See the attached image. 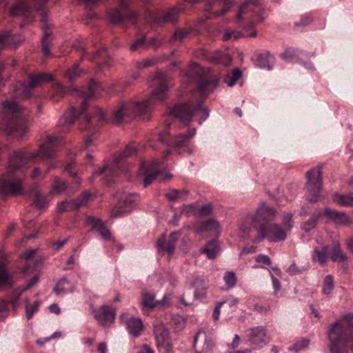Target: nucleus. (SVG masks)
Here are the masks:
<instances>
[{
    "label": "nucleus",
    "instance_id": "obj_1",
    "mask_svg": "<svg viewBox=\"0 0 353 353\" xmlns=\"http://www.w3.org/2000/svg\"><path fill=\"white\" fill-rule=\"evenodd\" d=\"M64 142L60 137L48 136L46 142L40 144L37 152L27 150L15 151L9 159L10 172L0 179V193L5 194L19 195L22 193V179L14 170L25 166L30 162L47 159L48 173L50 169L57 167L54 160L57 149Z\"/></svg>",
    "mask_w": 353,
    "mask_h": 353
},
{
    "label": "nucleus",
    "instance_id": "obj_2",
    "mask_svg": "<svg viewBox=\"0 0 353 353\" xmlns=\"http://www.w3.org/2000/svg\"><path fill=\"white\" fill-rule=\"evenodd\" d=\"M153 83L156 88L141 103L137 101L121 103L114 112L113 122L120 123L125 119L136 115H146L150 112L157 102L163 101L171 86L168 77L164 72H160L154 77Z\"/></svg>",
    "mask_w": 353,
    "mask_h": 353
},
{
    "label": "nucleus",
    "instance_id": "obj_3",
    "mask_svg": "<svg viewBox=\"0 0 353 353\" xmlns=\"http://www.w3.org/2000/svg\"><path fill=\"white\" fill-rule=\"evenodd\" d=\"M330 353H349L353 350V314H347L330 325L328 333Z\"/></svg>",
    "mask_w": 353,
    "mask_h": 353
},
{
    "label": "nucleus",
    "instance_id": "obj_4",
    "mask_svg": "<svg viewBox=\"0 0 353 353\" xmlns=\"http://www.w3.org/2000/svg\"><path fill=\"white\" fill-rule=\"evenodd\" d=\"M170 117L178 119L186 125L198 119L201 125L209 117V112L203 106V100L192 99L185 103L175 105L170 112Z\"/></svg>",
    "mask_w": 353,
    "mask_h": 353
},
{
    "label": "nucleus",
    "instance_id": "obj_5",
    "mask_svg": "<svg viewBox=\"0 0 353 353\" xmlns=\"http://www.w3.org/2000/svg\"><path fill=\"white\" fill-rule=\"evenodd\" d=\"M292 216L291 213H284L281 225L274 223L259 225L256 239L263 241L266 239L271 243L284 241L293 227Z\"/></svg>",
    "mask_w": 353,
    "mask_h": 353
},
{
    "label": "nucleus",
    "instance_id": "obj_6",
    "mask_svg": "<svg viewBox=\"0 0 353 353\" xmlns=\"http://www.w3.org/2000/svg\"><path fill=\"white\" fill-rule=\"evenodd\" d=\"M101 89V85L99 83L92 80L90 82L88 93L83 96V102L81 110H78L74 107H71L59 119L57 128L60 132H68L74 121L80 116H82L87 108V101L89 99L97 96L98 91Z\"/></svg>",
    "mask_w": 353,
    "mask_h": 353
},
{
    "label": "nucleus",
    "instance_id": "obj_7",
    "mask_svg": "<svg viewBox=\"0 0 353 353\" xmlns=\"http://www.w3.org/2000/svg\"><path fill=\"white\" fill-rule=\"evenodd\" d=\"M276 215L274 208L268 207L265 203H261L256 211L255 215H247L245 223L239 225V230L244 233L248 232L251 225L257 228L261 225H268L273 221Z\"/></svg>",
    "mask_w": 353,
    "mask_h": 353
},
{
    "label": "nucleus",
    "instance_id": "obj_8",
    "mask_svg": "<svg viewBox=\"0 0 353 353\" xmlns=\"http://www.w3.org/2000/svg\"><path fill=\"white\" fill-rule=\"evenodd\" d=\"M21 114V107L14 101H5L2 103V111L0 119L2 128L8 133L17 130L19 118Z\"/></svg>",
    "mask_w": 353,
    "mask_h": 353
},
{
    "label": "nucleus",
    "instance_id": "obj_9",
    "mask_svg": "<svg viewBox=\"0 0 353 353\" xmlns=\"http://www.w3.org/2000/svg\"><path fill=\"white\" fill-rule=\"evenodd\" d=\"M48 0H19L10 10L11 16H21L32 20L37 10L42 9Z\"/></svg>",
    "mask_w": 353,
    "mask_h": 353
},
{
    "label": "nucleus",
    "instance_id": "obj_10",
    "mask_svg": "<svg viewBox=\"0 0 353 353\" xmlns=\"http://www.w3.org/2000/svg\"><path fill=\"white\" fill-rule=\"evenodd\" d=\"M307 182L305 187L309 192L308 199L315 202L320 196L322 188V170L321 166H316L306 173Z\"/></svg>",
    "mask_w": 353,
    "mask_h": 353
},
{
    "label": "nucleus",
    "instance_id": "obj_11",
    "mask_svg": "<svg viewBox=\"0 0 353 353\" xmlns=\"http://www.w3.org/2000/svg\"><path fill=\"white\" fill-rule=\"evenodd\" d=\"M136 152L137 148L134 144H128L122 153L118 154L114 157V161L110 165H105L100 170L94 172L92 177L93 178L97 175L103 174H118L119 172H122L121 168L123 167V164L121 163V161L123 159L132 156L136 153Z\"/></svg>",
    "mask_w": 353,
    "mask_h": 353
},
{
    "label": "nucleus",
    "instance_id": "obj_12",
    "mask_svg": "<svg viewBox=\"0 0 353 353\" xmlns=\"http://www.w3.org/2000/svg\"><path fill=\"white\" fill-rule=\"evenodd\" d=\"M195 134L196 129L192 128L187 134H179L172 137L170 131L166 128L159 134V140L170 147L180 148L185 146Z\"/></svg>",
    "mask_w": 353,
    "mask_h": 353
},
{
    "label": "nucleus",
    "instance_id": "obj_13",
    "mask_svg": "<svg viewBox=\"0 0 353 353\" xmlns=\"http://www.w3.org/2000/svg\"><path fill=\"white\" fill-rule=\"evenodd\" d=\"M138 200L139 196L136 193H122L119 196L117 205L112 211V216L119 217L127 214L132 210Z\"/></svg>",
    "mask_w": 353,
    "mask_h": 353
},
{
    "label": "nucleus",
    "instance_id": "obj_14",
    "mask_svg": "<svg viewBox=\"0 0 353 353\" xmlns=\"http://www.w3.org/2000/svg\"><path fill=\"white\" fill-rule=\"evenodd\" d=\"M154 333L156 339L157 346L161 353H170L172 351L170 332L161 323H157L154 325Z\"/></svg>",
    "mask_w": 353,
    "mask_h": 353
},
{
    "label": "nucleus",
    "instance_id": "obj_15",
    "mask_svg": "<svg viewBox=\"0 0 353 353\" xmlns=\"http://www.w3.org/2000/svg\"><path fill=\"white\" fill-rule=\"evenodd\" d=\"M121 3L118 8H115L109 12V19L111 23L118 24L125 19H129L134 21L138 16L135 11L128 10V3L125 0H120Z\"/></svg>",
    "mask_w": 353,
    "mask_h": 353
},
{
    "label": "nucleus",
    "instance_id": "obj_16",
    "mask_svg": "<svg viewBox=\"0 0 353 353\" xmlns=\"http://www.w3.org/2000/svg\"><path fill=\"white\" fill-rule=\"evenodd\" d=\"M52 80V75L50 73H39L32 75L28 84H21V91L19 89L18 94L23 98H28L31 94V88H36L44 82Z\"/></svg>",
    "mask_w": 353,
    "mask_h": 353
},
{
    "label": "nucleus",
    "instance_id": "obj_17",
    "mask_svg": "<svg viewBox=\"0 0 353 353\" xmlns=\"http://www.w3.org/2000/svg\"><path fill=\"white\" fill-rule=\"evenodd\" d=\"M159 174V163L157 161H144L142 163L138 173L139 177L143 178V186L148 187Z\"/></svg>",
    "mask_w": 353,
    "mask_h": 353
},
{
    "label": "nucleus",
    "instance_id": "obj_18",
    "mask_svg": "<svg viewBox=\"0 0 353 353\" xmlns=\"http://www.w3.org/2000/svg\"><path fill=\"white\" fill-rule=\"evenodd\" d=\"M92 313L98 323L103 327H109L114 322L115 312L110 306L103 305L98 310H93Z\"/></svg>",
    "mask_w": 353,
    "mask_h": 353
},
{
    "label": "nucleus",
    "instance_id": "obj_19",
    "mask_svg": "<svg viewBox=\"0 0 353 353\" xmlns=\"http://www.w3.org/2000/svg\"><path fill=\"white\" fill-rule=\"evenodd\" d=\"M179 10H184L181 8H172L169 9L161 14H154L149 13V18L146 19L147 22H150L156 26H162L168 23H174L178 19V12Z\"/></svg>",
    "mask_w": 353,
    "mask_h": 353
},
{
    "label": "nucleus",
    "instance_id": "obj_20",
    "mask_svg": "<svg viewBox=\"0 0 353 353\" xmlns=\"http://www.w3.org/2000/svg\"><path fill=\"white\" fill-rule=\"evenodd\" d=\"M219 79L215 75L206 74L198 81V90L203 97H207L218 86Z\"/></svg>",
    "mask_w": 353,
    "mask_h": 353
},
{
    "label": "nucleus",
    "instance_id": "obj_21",
    "mask_svg": "<svg viewBox=\"0 0 353 353\" xmlns=\"http://www.w3.org/2000/svg\"><path fill=\"white\" fill-rule=\"evenodd\" d=\"M121 322L126 326L129 333L134 337L139 336L143 331V321L140 318H135L128 313L121 315Z\"/></svg>",
    "mask_w": 353,
    "mask_h": 353
},
{
    "label": "nucleus",
    "instance_id": "obj_22",
    "mask_svg": "<svg viewBox=\"0 0 353 353\" xmlns=\"http://www.w3.org/2000/svg\"><path fill=\"white\" fill-rule=\"evenodd\" d=\"M194 232L198 234L205 233L209 235L218 236L221 229L219 222L214 219H209L205 221H199L194 225Z\"/></svg>",
    "mask_w": 353,
    "mask_h": 353
},
{
    "label": "nucleus",
    "instance_id": "obj_23",
    "mask_svg": "<svg viewBox=\"0 0 353 353\" xmlns=\"http://www.w3.org/2000/svg\"><path fill=\"white\" fill-rule=\"evenodd\" d=\"M170 299L168 295L165 294L162 299L156 301L155 295L152 293L144 292L142 294V299L141 301V306L142 310L145 311V309H153L156 307H162L165 305H170Z\"/></svg>",
    "mask_w": 353,
    "mask_h": 353
},
{
    "label": "nucleus",
    "instance_id": "obj_24",
    "mask_svg": "<svg viewBox=\"0 0 353 353\" xmlns=\"http://www.w3.org/2000/svg\"><path fill=\"white\" fill-rule=\"evenodd\" d=\"M89 197L90 194L85 192L81 197L75 199L64 200L59 202L57 205V211L59 213H63L78 210L86 203Z\"/></svg>",
    "mask_w": 353,
    "mask_h": 353
},
{
    "label": "nucleus",
    "instance_id": "obj_25",
    "mask_svg": "<svg viewBox=\"0 0 353 353\" xmlns=\"http://www.w3.org/2000/svg\"><path fill=\"white\" fill-rule=\"evenodd\" d=\"M181 233L174 232L170 234L168 239H165V236H163L157 242V248L159 253L162 254L166 252L169 255H172L175 250L176 243L177 242Z\"/></svg>",
    "mask_w": 353,
    "mask_h": 353
},
{
    "label": "nucleus",
    "instance_id": "obj_26",
    "mask_svg": "<svg viewBox=\"0 0 353 353\" xmlns=\"http://www.w3.org/2000/svg\"><path fill=\"white\" fill-rule=\"evenodd\" d=\"M246 335L252 344L259 347H263L268 343L265 339L266 330L264 327L259 326L250 328L246 331Z\"/></svg>",
    "mask_w": 353,
    "mask_h": 353
},
{
    "label": "nucleus",
    "instance_id": "obj_27",
    "mask_svg": "<svg viewBox=\"0 0 353 353\" xmlns=\"http://www.w3.org/2000/svg\"><path fill=\"white\" fill-rule=\"evenodd\" d=\"M228 9L224 0H212L206 6V18L210 19L220 17L226 13Z\"/></svg>",
    "mask_w": 353,
    "mask_h": 353
},
{
    "label": "nucleus",
    "instance_id": "obj_28",
    "mask_svg": "<svg viewBox=\"0 0 353 353\" xmlns=\"http://www.w3.org/2000/svg\"><path fill=\"white\" fill-rule=\"evenodd\" d=\"M323 214L326 215L337 225L347 226L353 224V219L343 212H337L326 208L323 210Z\"/></svg>",
    "mask_w": 353,
    "mask_h": 353
},
{
    "label": "nucleus",
    "instance_id": "obj_29",
    "mask_svg": "<svg viewBox=\"0 0 353 353\" xmlns=\"http://www.w3.org/2000/svg\"><path fill=\"white\" fill-rule=\"evenodd\" d=\"M212 343L204 332H199L194 336L193 348L196 353L208 352L212 350Z\"/></svg>",
    "mask_w": 353,
    "mask_h": 353
},
{
    "label": "nucleus",
    "instance_id": "obj_30",
    "mask_svg": "<svg viewBox=\"0 0 353 353\" xmlns=\"http://www.w3.org/2000/svg\"><path fill=\"white\" fill-rule=\"evenodd\" d=\"M22 41L20 35L11 34L9 31L0 34V50L7 47L16 48Z\"/></svg>",
    "mask_w": 353,
    "mask_h": 353
},
{
    "label": "nucleus",
    "instance_id": "obj_31",
    "mask_svg": "<svg viewBox=\"0 0 353 353\" xmlns=\"http://www.w3.org/2000/svg\"><path fill=\"white\" fill-rule=\"evenodd\" d=\"M205 58L216 64L229 65L232 62V58L228 54L223 53L220 50L207 52Z\"/></svg>",
    "mask_w": 353,
    "mask_h": 353
},
{
    "label": "nucleus",
    "instance_id": "obj_32",
    "mask_svg": "<svg viewBox=\"0 0 353 353\" xmlns=\"http://www.w3.org/2000/svg\"><path fill=\"white\" fill-rule=\"evenodd\" d=\"M88 221L105 241H111L112 239L110 230L101 219L96 217H89Z\"/></svg>",
    "mask_w": 353,
    "mask_h": 353
},
{
    "label": "nucleus",
    "instance_id": "obj_33",
    "mask_svg": "<svg viewBox=\"0 0 353 353\" xmlns=\"http://www.w3.org/2000/svg\"><path fill=\"white\" fill-rule=\"evenodd\" d=\"M73 291L74 287L66 277H63L59 280L53 288V292L58 296Z\"/></svg>",
    "mask_w": 353,
    "mask_h": 353
},
{
    "label": "nucleus",
    "instance_id": "obj_34",
    "mask_svg": "<svg viewBox=\"0 0 353 353\" xmlns=\"http://www.w3.org/2000/svg\"><path fill=\"white\" fill-rule=\"evenodd\" d=\"M329 255L328 247L325 246L321 249L315 248L312 256L314 262H317L323 265L327 263Z\"/></svg>",
    "mask_w": 353,
    "mask_h": 353
},
{
    "label": "nucleus",
    "instance_id": "obj_35",
    "mask_svg": "<svg viewBox=\"0 0 353 353\" xmlns=\"http://www.w3.org/2000/svg\"><path fill=\"white\" fill-rule=\"evenodd\" d=\"M18 307V301H0V321L4 319L9 314L10 308L15 310Z\"/></svg>",
    "mask_w": 353,
    "mask_h": 353
},
{
    "label": "nucleus",
    "instance_id": "obj_36",
    "mask_svg": "<svg viewBox=\"0 0 353 353\" xmlns=\"http://www.w3.org/2000/svg\"><path fill=\"white\" fill-rule=\"evenodd\" d=\"M105 112L100 108H97L95 110L94 114L92 117H90L88 116H85L83 117V120L86 124L85 130H90L92 128V123L94 121H97L99 123H102L105 121Z\"/></svg>",
    "mask_w": 353,
    "mask_h": 353
},
{
    "label": "nucleus",
    "instance_id": "obj_37",
    "mask_svg": "<svg viewBox=\"0 0 353 353\" xmlns=\"http://www.w3.org/2000/svg\"><path fill=\"white\" fill-rule=\"evenodd\" d=\"M67 189L65 181L61 180L58 177L54 178V183L52 185V190L48 194V197L52 199L54 195L63 194Z\"/></svg>",
    "mask_w": 353,
    "mask_h": 353
},
{
    "label": "nucleus",
    "instance_id": "obj_38",
    "mask_svg": "<svg viewBox=\"0 0 353 353\" xmlns=\"http://www.w3.org/2000/svg\"><path fill=\"white\" fill-rule=\"evenodd\" d=\"M333 201L342 206H353V192L341 194H335L333 196Z\"/></svg>",
    "mask_w": 353,
    "mask_h": 353
},
{
    "label": "nucleus",
    "instance_id": "obj_39",
    "mask_svg": "<svg viewBox=\"0 0 353 353\" xmlns=\"http://www.w3.org/2000/svg\"><path fill=\"white\" fill-rule=\"evenodd\" d=\"M260 4V0H248L245 2L239 8L236 14V19L241 20L243 16L248 14L251 11V7H256Z\"/></svg>",
    "mask_w": 353,
    "mask_h": 353
},
{
    "label": "nucleus",
    "instance_id": "obj_40",
    "mask_svg": "<svg viewBox=\"0 0 353 353\" xmlns=\"http://www.w3.org/2000/svg\"><path fill=\"white\" fill-rule=\"evenodd\" d=\"M67 92L68 89L62 86L60 83L57 81H52V89L50 92V97L54 101L59 100Z\"/></svg>",
    "mask_w": 353,
    "mask_h": 353
},
{
    "label": "nucleus",
    "instance_id": "obj_41",
    "mask_svg": "<svg viewBox=\"0 0 353 353\" xmlns=\"http://www.w3.org/2000/svg\"><path fill=\"white\" fill-rule=\"evenodd\" d=\"M219 252V247L216 241H212L208 243L205 247L201 250V252L205 254L210 259H214Z\"/></svg>",
    "mask_w": 353,
    "mask_h": 353
},
{
    "label": "nucleus",
    "instance_id": "obj_42",
    "mask_svg": "<svg viewBox=\"0 0 353 353\" xmlns=\"http://www.w3.org/2000/svg\"><path fill=\"white\" fill-rule=\"evenodd\" d=\"M52 199L48 197V195L44 196L39 192H37L35 193L34 197V204L38 209L45 210L48 208L49 202Z\"/></svg>",
    "mask_w": 353,
    "mask_h": 353
},
{
    "label": "nucleus",
    "instance_id": "obj_43",
    "mask_svg": "<svg viewBox=\"0 0 353 353\" xmlns=\"http://www.w3.org/2000/svg\"><path fill=\"white\" fill-rule=\"evenodd\" d=\"M269 271L272 279V285L274 289V294H276L281 290L279 278L281 276V272L280 270L276 267H272Z\"/></svg>",
    "mask_w": 353,
    "mask_h": 353
},
{
    "label": "nucleus",
    "instance_id": "obj_44",
    "mask_svg": "<svg viewBox=\"0 0 353 353\" xmlns=\"http://www.w3.org/2000/svg\"><path fill=\"white\" fill-rule=\"evenodd\" d=\"M321 214V212H319L318 213L312 214V216L307 221L301 224V229L306 232H308L314 229L316 227L317 221Z\"/></svg>",
    "mask_w": 353,
    "mask_h": 353
},
{
    "label": "nucleus",
    "instance_id": "obj_45",
    "mask_svg": "<svg viewBox=\"0 0 353 353\" xmlns=\"http://www.w3.org/2000/svg\"><path fill=\"white\" fill-rule=\"evenodd\" d=\"M12 277L8 273L5 265L0 261V286L11 285Z\"/></svg>",
    "mask_w": 353,
    "mask_h": 353
},
{
    "label": "nucleus",
    "instance_id": "obj_46",
    "mask_svg": "<svg viewBox=\"0 0 353 353\" xmlns=\"http://www.w3.org/2000/svg\"><path fill=\"white\" fill-rule=\"evenodd\" d=\"M51 30L48 28L43 29V37L41 40L42 52L46 57L50 54L49 37L51 35Z\"/></svg>",
    "mask_w": 353,
    "mask_h": 353
},
{
    "label": "nucleus",
    "instance_id": "obj_47",
    "mask_svg": "<svg viewBox=\"0 0 353 353\" xmlns=\"http://www.w3.org/2000/svg\"><path fill=\"white\" fill-rule=\"evenodd\" d=\"M332 259L334 261L342 262L347 259V256L343 253L339 245L333 247L332 250Z\"/></svg>",
    "mask_w": 353,
    "mask_h": 353
},
{
    "label": "nucleus",
    "instance_id": "obj_48",
    "mask_svg": "<svg viewBox=\"0 0 353 353\" xmlns=\"http://www.w3.org/2000/svg\"><path fill=\"white\" fill-rule=\"evenodd\" d=\"M223 280L228 289H232L236 285L237 279L233 271L226 272L223 276Z\"/></svg>",
    "mask_w": 353,
    "mask_h": 353
},
{
    "label": "nucleus",
    "instance_id": "obj_49",
    "mask_svg": "<svg viewBox=\"0 0 353 353\" xmlns=\"http://www.w3.org/2000/svg\"><path fill=\"white\" fill-rule=\"evenodd\" d=\"M188 193V190H177L175 189H172L169 190L166 194L165 196L171 201L177 200L186 196Z\"/></svg>",
    "mask_w": 353,
    "mask_h": 353
},
{
    "label": "nucleus",
    "instance_id": "obj_50",
    "mask_svg": "<svg viewBox=\"0 0 353 353\" xmlns=\"http://www.w3.org/2000/svg\"><path fill=\"white\" fill-rule=\"evenodd\" d=\"M130 50L132 52L139 50H146L148 49V43L145 37H141L137 39L131 46Z\"/></svg>",
    "mask_w": 353,
    "mask_h": 353
},
{
    "label": "nucleus",
    "instance_id": "obj_51",
    "mask_svg": "<svg viewBox=\"0 0 353 353\" xmlns=\"http://www.w3.org/2000/svg\"><path fill=\"white\" fill-rule=\"evenodd\" d=\"M334 288V279L331 275H327L323 281V293L328 295L331 293Z\"/></svg>",
    "mask_w": 353,
    "mask_h": 353
},
{
    "label": "nucleus",
    "instance_id": "obj_52",
    "mask_svg": "<svg viewBox=\"0 0 353 353\" xmlns=\"http://www.w3.org/2000/svg\"><path fill=\"white\" fill-rule=\"evenodd\" d=\"M270 57H266L265 55L263 54H259L255 59L254 63L256 66L261 68H268V70H271L268 60V58Z\"/></svg>",
    "mask_w": 353,
    "mask_h": 353
},
{
    "label": "nucleus",
    "instance_id": "obj_53",
    "mask_svg": "<svg viewBox=\"0 0 353 353\" xmlns=\"http://www.w3.org/2000/svg\"><path fill=\"white\" fill-rule=\"evenodd\" d=\"M39 305L40 301H34L32 305L28 303L26 305V312L28 319H30L33 316L34 314L37 312Z\"/></svg>",
    "mask_w": 353,
    "mask_h": 353
},
{
    "label": "nucleus",
    "instance_id": "obj_54",
    "mask_svg": "<svg viewBox=\"0 0 353 353\" xmlns=\"http://www.w3.org/2000/svg\"><path fill=\"white\" fill-rule=\"evenodd\" d=\"M199 207L196 203H191L183 205L182 208V212L186 216L198 215Z\"/></svg>",
    "mask_w": 353,
    "mask_h": 353
},
{
    "label": "nucleus",
    "instance_id": "obj_55",
    "mask_svg": "<svg viewBox=\"0 0 353 353\" xmlns=\"http://www.w3.org/2000/svg\"><path fill=\"white\" fill-rule=\"evenodd\" d=\"M309 344V341L307 339H302L296 343H295L294 345L289 347V350L290 352H298L303 350H304L305 347H307Z\"/></svg>",
    "mask_w": 353,
    "mask_h": 353
},
{
    "label": "nucleus",
    "instance_id": "obj_56",
    "mask_svg": "<svg viewBox=\"0 0 353 353\" xmlns=\"http://www.w3.org/2000/svg\"><path fill=\"white\" fill-rule=\"evenodd\" d=\"M245 36L239 31H227L224 33L223 36V39L224 41H228L232 39H233L234 40H237Z\"/></svg>",
    "mask_w": 353,
    "mask_h": 353
},
{
    "label": "nucleus",
    "instance_id": "obj_57",
    "mask_svg": "<svg viewBox=\"0 0 353 353\" xmlns=\"http://www.w3.org/2000/svg\"><path fill=\"white\" fill-rule=\"evenodd\" d=\"M157 62V59L154 58L146 59L141 61H139L137 63V67L138 69H143L146 68H149L153 66Z\"/></svg>",
    "mask_w": 353,
    "mask_h": 353
},
{
    "label": "nucleus",
    "instance_id": "obj_58",
    "mask_svg": "<svg viewBox=\"0 0 353 353\" xmlns=\"http://www.w3.org/2000/svg\"><path fill=\"white\" fill-rule=\"evenodd\" d=\"M219 303H222V306L226 305L227 306L232 307L239 303V299L232 296H227Z\"/></svg>",
    "mask_w": 353,
    "mask_h": 353
},
{
    "label": "nucleus",
    "instance_id": "obj_59",
    "mask_svg": "<svg viewBox=\"0 0 353 353\" xmlns=\"http://www.w3.org/2000/svg\"><path fill=\"white\" fill-rule=\"evenodd\" d=\"M241 71L239 69H235L232 72L230 80L226 82L228 85L229 87H232L236 83L237 80L241 78Z\"/></svg>",
    "mask_w": 353,
    "mask_h": 353
},
{
    "label": "nucleus",
    "instance_id": "obj_60",
    "mask_svg": "<svg viewBox=\"0 0 353 353\" xmlns=\"http://www.w3.org/2000/svg\"><path fill=\"white\" fill-rule=\"evenodd\" d=\"M212 211V205L210 204H205L199 208L198 215L199 216H207L209 215Z\"/></svg>",
    "mask_w": 353,
    "mask_h": 353
},
{
    "label": "nucleus",
    "instance_id": "obj_61",
    "mask_svg": "<svg viewBox=\"0 0 353 353\" xmlns=\"http://www.w3.org/2000/svg\"><path fill=\"white\" fill-rule=\"evenodd\" d=\"M187 34L188 32H185L181 30H178L172 36V40L173 41H181L183 39V38L186 37Z\"/></svg>",
    "mask_w": 353,
    "mask_h": 353
},
{
    "label": "nucleus",
    "instance_id": "obj_62",
    "mask_svg": "<svg viewBox=\"0 0 353 353\" xmlns=\"http://www.w3.org/2000/svg\"><path fill=\"white\" fill-rule=\"evenodd\" d=\"M256 261L260 264H267L269 265L271 263V259L268 255L265 254H259L256 258Z\"/></svg>",
    "mask_w": 353,
    "mask_h": 353
},
{
    "label": "nucleus",
    "instance_id": "obj_63",
    "mask_svg": "<svg viewBox=\"0 0 353 353\" xmlns=\"http://www.w3.org/2000/svg\"><path fill=\"white\" fill-rule=\"evenodd\" d=\"M222 307V303H216L214 312L212 313V318L215 321H217L219 319V315L221 313V308Z\"/></svg>",
    "mask_w": 353,
    "mask_h": 353
},
{
    "label": "nucleus",
    "instance_id": "obj_64",
    "mask_svg": "<svg viewBox=\"0 0 353 353\" xmlns=\"http://www.w3.org/2000/svg\"><path fill=\"white\" fill-rule=\"evenodd\" d=\"M287 272L290 275H296L301 272V270L294 263H292L287 270Z\"/></svg>",
    "mask_w": 353,
    "mask_h": 353
}]
</instances>
